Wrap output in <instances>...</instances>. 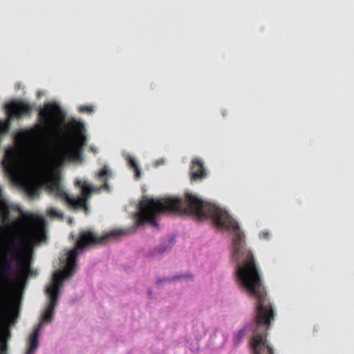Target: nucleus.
Wrapping results in <instances>:
<instances>
[{
  "mask_svg": "<svg viewBox=\"0 0 354 354\" xmlns=\"http://www.w3.org/2000/svg\"><path fill=\"white\" fill-rule=\"evenodd\" d=\"M89 149L94 153H97L98 151L97 147L94 146H90Z\"/></svg>",
  "mask_w": 354,
  "mask_h": 354,
  "instance_id": "f8f14e48",
  "label": "nucleus"
},
{
  "mask_svg": "<svg viewBox=\"0 0 354 354\" xmlns=\"http://www.w3.org/2000/svg\"><path fill=\"white\" fill-rule=\"evenodd\" d=\"M259 237L261 239L269 240L271 238V234L268 231H262L259 234Z\"/></svg>",
  "mask_w": 354,
  "mask_h": 354,
  "instance_id": "9d476101",
  "label": "nucleus"
},
{
  "mask_svg": "<svg viewBox=\"0 0 354 354\" xmlns=\"http://www.w3.org/2000/svg\"><path fill=\"white\" fill-rule=\"evenodd\" d=\"M68 223H69L70 224H71V223H73V219H72V218H69V220H68Z\"/></svg>",
  "mask_w": 354,
  "mask_h": 354,
  "instance_id": "2eb2a0df",
  "label": "nucleus"
},
{
  "mask_svg": "<svg viewBox=\"0 0 354 354\" xmlns=\"http://www.w3.org/2000/svg\"><path fill=\"white\" fill-rule=\"evenodd\" d=\"M17 88H19L21 87V84L18 83L16 84Z\"/></svg>",
  "mask_w": 354,
  "mask_h": 354,
  "instance_id": "4468645a",
  "label": "nucleus"
},
{
  "mask_svg": "<svg viewBox=\"0 0 354 354\" xmlns=\"http://www.w3.org/2000/svg\"><path fill=\"white\" fill-rule=\"evenodd\" d=\"M122 157L127 161L128 165L134 171V178L136 180H138L142 175L141 169L139 166L136 159L130 155L127 151H123L122 152Z\"/></svg>",
  "mask_w": 354,
  "mask_h": 354,
  "instance_id": "423d86ee",
  "label": "nucleus"
},
{
  "mask_svg": "<svg viewBox=\"0 0 354 354\" xmlns=\"http://www.w3.org/2000/svg\"><path fill=\"white\" fill-rule=\"evenodd\" d=\"M207 170L200 158H194L192 162L191 176L193 180H201L207 176Z\"/></svg>",
  "mask_w": 354,
  "mask_h": 354,
  "instance_id": "20e7f679",
  "label": "nucleus"
},
{
  "mask_svg": "<svg viewBox=\"0 0 354 354\" xmlns=\"http://www.w3.org/2000/svg\"><path fill=\"white\" fill-rule=\"evenodd\" d=\"M166 160L163 158H160L154 162V167H158L160 165H162L165 163Z\"/></svg>",
  "mask_w": 354,
  "mask_h": 354,
  "instance_id": "9b49d317",
  "label": "nucleus"
},
{
  "mask_svg": "<svg viewBox=\"0 0 354 354\" xmlns=\"http://www.w3.org/2000/svg\"><path fill=\"white\" fill-rule=\"evenodd\" d=\"M173 245V241L170 238L164 239L158 246L153 248L148 252V255L153 259L160 258L164 253L169 252Z\"/></svg>",
  "mask_w": 354,
  "mask_h": 354,
  "instance_id": "39448f33",
  "label": "nucleus"
},
{
  "mask_svg": "<svg viewBox=\"0 0 354 354\" xmlns=\"http://www.w3.org/2000/svg\"><path fill=\"white\" fill-rule=\"evenodd\" d=\"M192 279V277L190 274L177 275L171 279H169V278L159 279L157 280L156 283L158 284H160L163 281H167L176 280V279Z\"/></svg>",
  "mask_w": 354,
  "mask_h": 354,
  "instance_id": "6e6552de",
  "label": "nucleus"
},
{
  "mask_svg": "<svg viewBox=\"0 0 354 354\" xmlns=\"http://www.w3.org/2000/svg\"><path fill=\"white\" fill-rule=\"evenodd\" d=\"M85 132L84 123L72 118L68 129L59 131L57 135L53 150L49 152L43 151L39 156L41 176L47 185L48 194L64 201L71 208L82 209L87 214L88 207L86 201L93 193H100L102 190L111 192L107 183V180L112 177L111 169L104 165L99 171L95 173L96 180L103 183L100 187L76 179L75 185L81 189L80 195L77 197L68 194L60 174V170L68 162L79 164L83 161L82 151L87 142Z\"/></svg>",
  "mask_w": 354,
  "mask_h": 354,
  "instance_id": "f03ea898",
  "label": "nucleus"
},
{
  "mask_svg": "<svg viewBox=\"0 0 354 354\" xmlns=\"http://www.w3.org/2000/svg\"><path fill=\"white\" fill-rule=\"evenodd\" d=\"M38 117L40 123L36 129L26 132L21 140H15L17 146L8 147L1 161L10 182L32 198L39 197L43 188L47 191L40 172V152L51 151L58 133L71 125V120L66 121V112L55 101L39 107Z\"/></svg>",
  "mask_w": 354,
  "mask_h": 354,
  "instance_id": "f257e3e1",
  "label": "nucleus"
},
{
  "mask_svg": "<svg viewBox=\"0 0 354 354\" xmlns=\"http://www.w3.org/2000/svg\"><path fill=\"white\" fill-rule=\"evenodd\" d=\"M43 95H44V92L43 91H38L37 92V95H38L39 97H41Z\"/></svg>",
  "mask_w": 354,
  "mask_h": 354,
  "instance_id": "ddd939ff",
  "label": "nucleus"
},
{
  "mask_svg": "<svg viewBox=\"0 0 354 354\" xmlns=\"http://www.w3.org/2000/svg\"><path fill=\"white\" fill-rule=\"evenodd\" d=\"M47 213L49 216L58 219H62L64 216L63 213L60 210L53 207H49Z\"/></svg>",
  "mask_w": 354,
  "mask_h": 354,
  "instance_id": "0eeeda50",
  "label": "nucleus"
},
{
  "mask_svg": "<svg viewBox=\"0 0 354 354\" xmlns=\"http://www.w3.org/2000/svg\"><path fill=\"white\" fill-rule=\"evenodd\" d=\"M78 111L81 113L86 112V113H92L94 111V109L91 106H80L78 107Z\"/></svg>",
  "mask_w": 354,
  "mask_h": 354,
  "instance_id": "1a4fd4ad",
  "label": "nucleus"
},
{
  "mask_svg": "<svg viewBox=\"0 0 354 354\" xmlns=\"http://www.w3.org/2000/svg\"><path fill=\"white\" fill-rule=\"evenodd\" d=\"M7 120H0V135L6 133L13 118H20L32 108L13 101L4 105ZM46 239L43 216L29 214L11 203L0 187V256H33L35 246Z\"/></svg>",
  "mask_w": 354,
  "mask_h": 354,
  "instance_id": "7ed1b4c3",
  "label": "nucleus"
}]
</instances>
